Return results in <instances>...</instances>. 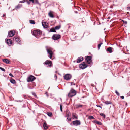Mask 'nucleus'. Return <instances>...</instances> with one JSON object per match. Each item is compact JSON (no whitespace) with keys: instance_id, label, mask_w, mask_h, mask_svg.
<instances>
[{"instance_id":"obj_29","label":"nucleus","mask_w":130,"mask_h":130,"mask_svg":"<svg viewBox=\"0 0 130 130\" xmlns=\"http://www.w3.org/2000/svg\"><path fill=\"white\" fill-rule=\"evenodd\" d=\"M88 119L91 120L92 119H94L95 118L94 117L92 116H88Z\"/></svg>"},{"instance_id":"obj_22","label":"nucleus","mask_w":130,"mask_h":130,"mask_svg":"<svg viewBox=\"0 0 130 130\" xmlns=\"http://www.w3.org/2000/svg\"><path fill=\"white\" fill-rule=\"evenodd\" d=\"M104 103H105L106 105H108V104H112V103L111 101H106L105 102H104Z\"/></svg>"},{"instance_id":"obj_1","label":"nucleus","mask_w":130,"mask_h":130,"mask_svg":"<svg viewBox=\"0 0 130 130\" xmlns=\"http://www.w3.org/2000/svg\"><path fill=\"white\" fill-rule=\"evenodd\" d=\"M33 35L37 38H39L42 34V32L40 30H36L33 31Z\"/></svg>"},{"instance_id":"obj_2","label":"nucleus","mask_w":130,"mask_h":130,"mask_svg":"<svg viewBox=\"0 0 130 130\" xmlns=\"http://www.w3.org/2000/svg\"><path fill=\"white\" fill-rule=\"evenodd\" d=\"M76 93L77 92L73 88H71L68 94V96L69 97H72L76 95Z\"/></svg>"},{"instance_id":"obj_41","label":"nucleus","mask_w":130,"mask_h":130,"mask_svg":"<svg viewBox=\"0 0 130 130\" xmlns=\"http://www.w3.org/2000/svg\"><path fill=\"white\" fill-rule=\"evenodd\" d=\"M25 2H26L29 5L30 4V2L29 1H28V0H26V1H25Z\"/></svg>"},{"instance_id":"obj_14","label":"nucleus","mask_w":130,"mask_h":130,"mask_svg":"<svg viewBox=\"0 0 130 130\" xmlns=\"http://www.w3.org/2000/svg\"><path fill=\"white\" fill-rule=\"evenodd\" d=\"M15 33V31L14 30H11L8 32V35L9 37H11L14 36Z\"/></svg>"},{"instance_id":"obj_19","label":"nucleus","mask_w":130,"mask_h":130,"mask_svg":"<svg viewBox=\"0 0 130 130\" xmlns=\"http://www.w3.org/2000/svg\"><path fill=\"white\" fill-rule=\"evenodd\" d=\"M113 48L112 47H109L106 49V50L107 52L111 53L112 52V50Z\"/></svg>"},{"instance_id":"obj_32","label":"nucleus","mask_w":130,"mask_h":130,"mask_svg":"<svg viewBox=\"0 0 130 130\" xmlns=\"http://www.w3.org/2000/svg\"><path fill=\"white\" fill-rule=\"evenodd\" d=\"M100 115L103 116V117L104 118H105V117H106V116L105 115V114H103V113H100Z\"/></svg>"},{"instance_id":"obj_40","label":"nucleus","mask_w":130,"mask_h":130,"mask_svg":"<svg viewBox=\"0 0 130 130\" xmlns=\"http://www.w3.org/2000/svg\"><path fill=\"white\" fill-rule=\"evenodd\" d=\"M122 21L124 24L125 23V24H127V22L126 21H124L123 20H122Z\"/></svg>"},{"instance_id":"obj_50","label":"nucleus","mask_w":130,"mask_h":130,"mask_svg":"<svg viewBox=\"0 0 130 130\" xmlns=\"http://www.w3.org/2000/svg\"><path fill=\"white\" fill-rule=\"evenodd\" d=\"M125 103V106H127V102H124Z\"/></svg>"},{"instance_id":"obj_60","label":"nucleus","mask_w":130,"mask_h":130,"mask_svg":"<svg viewBox=\"0 0 130 130\" xmlns=\"http://www.w3.org/2000/svg\"><path fill=\"white\" fill-rule=\"evenodd\" d=\"M49 88H50V87H49V88H48V90L49 89Z\"/></svg>"},{"instance_id":"obj_8","label":"nucleus","mask_w":130,"mask_h":130,"mask_svg":"<svg viewBox=\"0 0 130 130\" xmlns=\"http://www.w3.org/2000/svg\"><path fill=\"white\" fill-rule=\"evenodd\" d=\"M65 79L68 80H70L72 78V76L71 75L69 74H66L64 76Z\"/></svg>"},{"instance_id":"obj_57","label":"nucleus","mask_w":130,"mask_h":130,"mask_svg":"<svg viewBox=\"0 0 130 130\" xmlns=\"http://www.w3.org/2000/svg\"><path fill=\"white\" fill-rule=\"evenodd\" d=\"M73 85H75V83H73Z\"/></svg>"},{"instance_id":"obj_30","label":"nucleus","mask_w":130,"mask_h":130,"mask_svg":"<svg viewBox=\"0 0 130 130\" xmlns=\"http://www.w3.org/2000/svg\"><path fill=\"white\" fill-rule=\"evenodd\" d=\"M30 23L32 24H35V21L33 20H30L29 21Z\"/></svg>"},{"instance_id":"obj_61","label":"nucleus","mask_w":130,"mask_h":130,"mask_svg":"<svg viewBox=\"0 0 130 130\" xmlns=\"http://www.w3.org/2000/svg\"><path fill=\"white\" fill-rule=\"evenodd\" d=\"M76 12V13H77V12Z\"/></svg>"},{"instance_id":"obj_16","label":"nucleus","mask_w":130,"mask_h":130,"mask_svg":"<svg viewBox=\"0 0 130 130\" xmlns=\"http://www.w3.org/2000/svg\"><path fill=\"white\" fill-rule=\"evenodd\" d=\"M2 61L3 62L6 63L7 64H9L10 63V61L7 59H3Z\"/></svg>"},{"instance_id":"obj_51","label":"nucleus","mask_w":130,"mask_h":130,"mask_svg":"<svg viewBox=\"0 0 130 130\" xmlns=\"http://www.w3.org/2000/svg\"><path fill=\"white\" fill-rule=\"evenodd\" d=\"M28 88L29 89H32V88H31V87H29V86H28Z\"/></svg>"},{"instance_id":"obj_59","label":"nucleus","mask_w":130,"mask_h":130,"mask_svg":"<svg viewBox=\"0 0 130 130\" xmlns=\"http://www.w3.org/2000/svg\"><path fill=\"white\" fill-rule=\"evenodd\" d=\"M55 72H56V73H57V71H55Z\"/></svg>"},{"instance_id":"obj_49","label":"nucleus","mask_w":130,"mask_h":130,"mask_svg":"<svg viewBox=\"0 0 130 130\" xmlns=\"http://www.w3.org/2000/svg\"><path fill=\"white\" fill-rule=\"evenodd\" d=\"M120 98L122 99L124 98V97L123 96H120Z\"/></svg>"},{"instance_id":"obj_37","label":"nucleus","mask_w":130,"mask_h":130,"mask_svg":"<svg viewBox=\"0 0 130 130\" xmlns=\"http://www.w3.org/2000/svg\"><path fill=\"white\" fill-rule=\"evenodd\" d=\"M0 69L4 72H5V70L4 68L1 67H0Z\"/></svg>"},{"instance_id":"obj_64","label":"nucleus","mask_w":130,"mask_h":130,"mask_svg":"<svg viewBox=\"0 0 130 130\" xmlns=\"http://www.w3.org/2000/svg\"><path fill=\"white\" fill-rule=\"evenodd\" d=\"M105 29H104V30H105Z\"/></svg>"},{"instance_id":"obj_35","label":"nucleus","mask_w":130,"mask_h":130,"mask_svg":"<svg viewBox=\"0 0 130 130\" xmlns=\"http://www.w3.org/2000/svg\"><path fill=\"white\" fill-rule=\"evenodd\" d=\"M60 109L61 112H62V105L61 104L60 105Z\"/></svg>"},{"instance_id":"obj_7","label":"nucleus","mask_w":130,"mask_h":130,"mask_svg":"<svg viewBox=\"0 0 130 130\" xmlns=\"http://www.w3.org/2000/svg\"><path fill=\"white\" fill-rule=\"evenodd\" d=\"M61 38V36L59 34H54L52 37V39L54 40H57Z\"/></svg>"},{"instance_id":"obj_55","label":"nucleus","mask_w":130,"mask_h":130,"mask_svg":"<svg viewBox=\"0 0 130 130\" xmlns=\"http://www.w3.org/2000/svg\"><path fill=\"white\" fill-rule=\"evenodd\" d=\"M45 37H44V38H41V39L42 40H43V39H44L45 38Z\"/></svg>"},{"instance_id":"obj_15","label":"nucleus","mask_w":130,"mask_h":130,"mask_svg":"<svg viewBox=\"0 0 130 130\" xmlns=\"http://www.w3.org/2000/svg\"><path fill=\"white\" fill-rule=\"evenodd\" d=\"M83 57L80 56L78 57L77 60L76 62L77 63H79L83 60Z\"/></svg>"},{"instance_id":"obj_12","label":"nucleus","mask_w":130,"mask_h":130,"mask_svg":"<svg viewBox=\"0 0 130 130\" xmlns=\"http://www.w3.org/2000/svg\"><path fill=\"white\" fill-rule=\"evenodd\" d=\"M43 64L45 65H48V66L51 67L52 65V62L49 60H46L45 62Z\"/></svg>"},{"instance_id":"obj_63","label":"nucleus","mask_w":130,"mask_h":130,"mask_svg":"<svg viewBox=\"0 0 130 130\" xmlns=\"http://www.w3.org/2000/svg\"><path fill=\"white\" fill-rule=\"evenodd\" d=\"M72 124H71V125H72Z\"/></svg>"},{"instance_id":"obj_53","label":"nucleus","mask_w":130,"mask_h":130,"mask_svg":"<svg viewBox=\"0 0 130 130\" xmlns=\"http://www.w3.org/2000/svg\"><path fill=\"white\" fill-rule=\"evenodd\" d=\"M127 10H128L129 9H130V7H127Z\"/></svg>"},{"instance_id":"obj_48","label":"nucleus","mask_w":130,"mask_h":130,"mask_svg":"<svg viewBox=\"0 0 130 130\" xmlns=\"http://www.w3.org/2000/svg\"><path fill=\"white\" fill-rule=\"evenodd\" d=\"M23 96L25 99H26V95H25L24 94L23 95Z\"/></svg>"},{"instance_id":"obj_26","label":"nucleus","mask_w":130,"mask_h":130,"mask_svg":"<svg viewBox=\"0 0 130 130\" xmlns=\"http://www.w3.org/2000/svg\"><path fill=\"white\" fill-rule=\"evenodd\" d=\"M34 4H38L40 6H41V4L40 3L38 0H34Z\"/></svg>"},{"instance_id":"obj_3","label":"nucleus","mask_w":130,"mask_h":130,"mask_svg":"<svg viewBox=\"0 0 130 130\" xmlns=\"http://www.w3.org/2000/svg\"><path fill=\"white\" fill-rule=\"evenodd\" d=\"M92 57L90 56H87L85 57V61L88 64H90L92 62Z\"/></svg>"},{"instance_id":"obj_54","label":"nucleus","mask_w":130,"mask_h":130,"mask_svg":"<svg viewBox=\"0 0 130 130\" xmlns=\"http://www.w3.org/2000/svg\"><path fill=\"white\" fill-rule=\"evenodd\" d=\"M72 84H73V82H71V86H72L73 85Z\"/></svg>"},{"instance_id":"obj_27","label":"nucleus","mask_w":130,"mask_h":130,"mask_svg":"<svg viewBox=\"0 0 130 130\" xmlns=\"http://www.w3.org/2000/svg\"><path fill=\"white\" fill-rule=\"evenodd\" d=\"M60 27L61 26L60 25L56 26L54 28L55 30L59 29L60 28Z\"/></svg>"},{"instance_id":"obj_38","label":"nucleus","mask_w":130,"mask_h":130,"mask_svg":"<svg viewBox=\"0 0 130 130\" xmlns=\"http://www.w3.org/2000/svg\"><path fill=\"white\" fill-rule=\"evenodd\" d=\"M115 93L118 96H119L120 95L119 93L118 92L117 90H115Z\"/></svg>"},{"instance_id":"obj_24","label":"nucleus","mask_w":130,"mask_h":130,"mask_svg":"<svg viewBox=\"0 0 130 130\" xmlns=\"http://www.w3.org/2000/svg\"><path fill=\"white\" fill-rule=\"evenodd\" d=\"M94 122L95 123L99 125H102V124L101 122L96 120L94 121Z\"/></svg>"},{"instance_id":"obj_20","label":"nucleus","mask_w":130,"mask_h":130,"mask_svg":"<svg viewBox=\"0 0 130 130\" xmlns=\"http://www.w3.org/2000/svg\"><path fill=\"white\" fill-rule=\"evenodd\" d=\"M44 24L42 22V25L44 28H46L48 27V25H47V23L46 22H44Z\"/></svg>"},{"instance_id":"obj_13","label":"nucleus","mask_w":130,"mask_h":130,"mask_svg":"<svg viewBox=\"0 0 130 130\" xmlns=\"http://www.w3.org/2000/svg\"><path fill=\"white\" fill-rule=\"evenodd\" d=\"M13 40L14 41H16L17 43L19 44H21V42L20 39L18 37H15L13 38Z\"/></svg>"},{"instance_id":"obj_58","label":"nucleus","mask_w":130,"mask_h":130,"mask_svg":"<svg viewBox=\"0 0 130 130\" xmlns=\"http://www.w3.org/2000/svg\"><path fill=\"white\" fill-rule=\"evenodd\" d=\"M76 62V61H73V62Z\"/></svg>"},{"instance_id":"obj_4","label":"nucleus","mask_w":130,"mask_h":130,"mask_svg":"<svg viewBox=\"0 0 130 130\" xmlns=\"http://www.w3.org/2000/svg\"><path fill=\"white\" fill-rule=\"evenodd\" d=\"M88 66V65L85 62H84L79 64V67L80 69H84L86 68Z\"/></svg>"},{"instance_id":"obj_52","label":"nucleus","mask_w":130,"mask_h":130,"mask_svg":"<svg viewBox=\"0 0 130 130\" xmlns=\"http://www.w3.org/2000/svg\"><path fill=\"white\" fill-rule=\"evenodd\" d=\"M127 94L128 96H130V92L128 93Z\"/></svg>"},{"instance_id":"obj_46","label":"nucleus","mask_w":130,"mask_h":130,"mask_svg":"<svg viewBox=\"0 0 130 130\" xmlns=\"http://www.w3.org/2000/svg\"><path fill=\"white\" fill-rule=\"evenodd\" d=\"M45 94L47 97H48L49 96V95L48 94V93L47 92H46L45 93Z\"/></svg>"},{"instance_id":"obj_10","label":"nucleus","mask_w":130,"mask_h":130,"mask_svg":"<svg viewBox=\"0 0 130 130\" xmlns=\"http://www.w3.org/2000/svg\"><path fill=\"white\" fill-rule=\"evenodd\" d=\"M5 40H6V43L9 46L12 45V42L11 39H6Z\"/></svg>"},{"instance_id":"obj_42","label":"nucleus","mask_w":130,"mask_h":130,"mask_svg":"<svg viewBox=\"0 0 130 130\" xmlns=\"http://www.w3.org/2000/svg\"><path fill=\"white\" fill-rule=\"evenodd\" d=\"M54 78H55L56 80L57 79V76L56 74H55Z\"/></svg>"},{"instance_id":"obj_28","label":"nucleus","mask_w":130,"mask_h":130,"mask_svg":"<svg viewBox=\"0 0 130 130\" xmlns=\"http://www.w3.org/2000/svg\"><path fill=\"white\" fill-rule=\"evenodd\" d=\"M48 15L51 18H54V17L53 14L51 12H50L49 13Z\"/></svg>"},{"instance_id":"obj_39","label":"nucleus","mask_w":130,"mask_h":130,"mask_svg":"<svg viewBox=\"0 0 130 130\" xmlns=\"http://www.w3.org/2000/svg\"><path fill=\"white\" fill-rule=\"evenodd\" d=\"M32 94L35 97H37V95L34 92H32Z\"/></svg>"},{"instance_id":"obj_9","label":"nucleus","mask_w":130,"mask_h":130,"mask_svg":"<svg viewBox=\"0 0 130 130\" xmlns=\"http://www.w3.org/2000/svg\"><path fill=\"white\" fill-rule=\"evenodd\" d=\"M66 114V116L65 117H67V119L68 121H71V116L70 112L68 111H67Z\"/></svg>"},{"instance_id":"obj_17","label":"nucleus","mask_w":130,"mask_h":130,"mask_svg":"<svg viewBox=\"0 0 130 130\" xmlns=\"http://www.w3.org/2000/svg\"><path fill=\"white\" fill-rule=\"evenodd\" d=\"M43 127L44 128V129L46 130L48 128V125H47L46 121H45L43 124Z\"/></svg>"},{"instance_id":"obj_43","label":"nucleus","mask_w":130,"mask_h":130,"mask_svg":"<svg viewBox=\"0 0 130 130\" xmlns=\"http://www.w3.org/2000/svg\"><path fill=\"white\" fill-rule=\"evenodd\" d=\"M30 2H31L34 4V0H29Z\"/></svg>"},{"instance_id":"obj_36","label":"nucleus","mask_w":130,"mask_h":130,"mask_svg":"<svg viewBox=\"0 0 130 130\" xmlns=\"http://www.w3.org/2000/svg\"><path fill=\"white\" fill-rule=\"evenodd\" d=\"M26 1V0H23L22 1H20L19 2V3H23L25 2Z\"/></svg>"},{"instance_id":"obj_6","label":"nucleus","mask_w":130,"mask_h":130,"mask_svg":"<svg viewBox=\"0 0 130 130\" xmlns=\"http://www.w3.org/2000/svg\"><path fill=\"white\" fill-rule=\"evenodd\" d=\"M36 79V77L32 75H30L27 78V81L28 82H32Z\"/></svg>"},{"instance_id":"obj_56","label":"nucleus","mask_w":130,"mask_h":130,"mask_svg":"<svg viewBox=\"0 0 130 130\" xmlns=\"http://www.w3.org/2000/svg\"><path fill=\"white\" fill-rule=\"evenodd\" d=\"M5 14H4L3 15V17H4V16H5Z\"/></svg>"},{"instance_id":"obj_5","label":"nucleus","mask_w":130,"mask_h":130,"mask_svg":"<svg viewBox=\"0 0 130 130\" xmlns=\"http://www.w3.org/2000/svg\"><path fill=\"white\" fill-rule=\"evenodd\" d=\"M72 123L73 125L75 126L80 125L81 124V122L79 120H76L73 121Z\"/></svg>"},{"instance_id":"obj_34","label":"nucleus","mask_w":130,"mask_h":130,"mask_svg":"<svg viewBox=\"0 0 130 130\" xmlns=\"http://www.w3.org/2000/svg\"><path fill=\"white\" fill-rule=\"evenodd\" d=\"M76 106L77 107L79 108L82 107V105L80 104H77L76 105Z\"/></svg>"},{"instance_id":"obj_33","label":"nucleus","mask_w":130,"mask_h":130,"mask_svg":"<svg viewBox=\"0 0 130 130\" xmlns=\"http://www.w3.org/2000/svg\"><path fill=\"white\" fill-rule=\"evenodd\" d=\"M102 44H103V43L102 42H101L98 44V49H99L101 46V45Z\"/></svg>"},{"instance_id":"obj_11","label":"nucleus","mask_w":130,"mask_h":130,"mask_svg":"<svg viewBox=\"0 0 130 130\" xmlns=\"http://www.w3.org/2000/svg\"><path fill=\"white\" fill-rule=\"evenodd\" d=\"M47 52L48 53L49 55V57L50 59H51L53 55V52L52 51L49 49H47Z\"/></svg>"},{"instance_id":"obj_62","label":"nucleus","mask_w":130,"mask_h":130,"mask_svg":"<svg viewBox=\"0 0 130 130\" xmlns=\"http://www.w3.org/2000/svg\"><path fill=\"white\" fill-rule=\"evenodd\" d=\"M76 12V13H77V12Z\"/></svg>"},{"instance_id":"obj_23","label":"nucleus","mask_w":130,"mask_h":130,"mask_svg":"<svg viewBox=\"0 0 130 130\" xmlns=\"http://www.w3.org/2000/svg\"><path fill=\"white\" fill-rule=\"evenodd\" d=\"M10 82L13 84H15L16 83V81L14 79L12 78L10 79Z\"/></svg>"},{"instance_id":"obj_47","label":"nucleus","mask_w":130,"mask_h":130,"mask_svg":"<svg viewBox=\"0 0 130 130\" xmlns=\"http://www.w3.org/2000/svg\"><path fill=\"white\" fill-rule=\"evenodd\" d=\"M23 100H17V101H15L17 102H22V101H23Z\"/></svg>"},{"instance_id":"obj_44","label":"nucleus","mask_w":130,"mask_h":130,"mask_svg":"<svg viewBox=\"0 0 130 130\" xmlns=\"http://www.w3.org/2000/svg\"><path fill=\"white\" fill-rule=\"evenodd\" d=\"M9 75L12 77H14V76L11 73H10L9 74Z\"/></svg>"},{"instance_id":"obj_45","label":"nucleus","mask_w":130,"mask_h":130,"mask_svg":"<svg viewBox=\"0 0 130 130\" xmlns=\"http://www.w3.org/2000/svg\"><path fill=\"white\" fill-rule=\"evenodd\" d=\"M96 106L98 107H100V108H102V107L100 106L99 105H96Z\"/></svg>"},{"instance_id":"obj_31","label":"nucleus","mask_w":130,"mask_h":130,"mask_svg":"<svg viewBox=\"0 0 130 130\" xmlns=\"http://www.w3.org/2000/svg\"><path fill=\"white\" fill-rule=\"evenodd\" d=\"M48 115L50 117H51L52 115V113L51 112H47Z\"/></svg>"},{"instance_id":"obj_18","label":"nucleus","mask_w":130,"mask_h":130,"mask_svg":"<svg viewBox=\"0 0 130 130\" xmlns=\"http://www.w3.org/2000/svg\"><path fill=\"white\" fill-rule=\"evenodd\" d=\"M22 5L21 4H19L17 6H15V9L16 10L22 7Z\"/></svg>"},{"instance_id":"obj_21","label":"nucleus","mask_w":130,"mask_h":130,"mask_svg":"<svg viewBox=\"0 0 130 130\" xmlns=\"http://www.w3.org/2000/svg\"><path fill=\"white\" fill-rule=\"evenodd\" d=\"M48 31H49V32H56V31L55 30L54 28L53 27H52L49 30H48Z\"/></svg>"},{"instance_id":"obj_25","label":"nucleus","mask_w":130,"mask_h":130,"mask_svg":"<svg viewBox=\"0 0 130 130\" xmlns=\"http://www.w3.org/2000/svg\"><path fill=\"white\" fill-rule=\"evenodd\" d=\"M72 116L73 117V119H74V118L76 119H78V116L77 115H75L73 114Z\"/></svg>"}]
</instances>
